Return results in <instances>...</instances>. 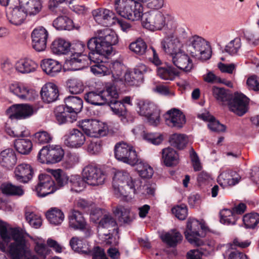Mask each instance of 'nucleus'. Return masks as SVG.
Segmentation results:
<instances>
[{"instance_id":"2f4dec72","label":"nucleus","mask_w":259,"mask_h":259,"mask_svg":"<svg viewBox=\"0 0 259 259\" xmlns=\"http://www.w3.org/2000/svg\"><path fill=\"white\" fill-rule=\"evenodd\" d=\"M20 7L27 15H35L42 8L40 0H19Z\"/></svg>"},{"instance_id":"c85d7f7f","label":"nucleus","mask_w":259,"mask_h":259,"mask_svg":"<svg viewBox=\"0 0 259 259\" xmlns=\"http://www.w3.org/2000/svg\"><path fill=\"white\" fill-rule=\"evenodd\" d=\"M14 172L15 178L18 181L27 183L32 179L33 170L30 165L22 163L16 167Z\"/></svg>"},{"instance_id":"f3484780","label":"nucleus","mask_w":259,"mask_h":259,"mask_svg":"<svg viewBox=\"0 0 259 259\" xmlns=\"http://www.w3.org/2000/svg\"><path fill=\"white\" fill-rule=\"evenodd\" d=\"M11 119H24L32 116L34 113L33 108L26 104H14L7 109Z\"/></svg>"},{"instance_id":"20e7f679","label":"nucleus","mask_w":259,"mask_h":259,"mask_svg":"<svg viewBox=\"0 0 259 259\" xmlns=\"http://www.w3.org/2000/svg\"><path fill=\"white\" fill-rule=\"evenodd\" d=\"M118 41L117 35L115 32L110 29L106 28L99 30L97 36L92 37L89 39V46L92 49L95 46H99L103 48L106 51L111 54L112 46L117 44Z\"/></svg>"},{"instance_id":"774afa93","label":"nucleus","mask_w":259,"mask_h":259,"mask_svg":"<svg viewBox=\"0 0 259 259\" xmlns=\"http://www.w3.org/2000/svg\"><path fill=\"white\" fill-rule=\"evenodd\" d=\"M88 256H92L93 259H108L104 250L99 246H95L93 249H91V253Z\"/></svg>"},{"instance_id":"0eeeda50","label":"nucleus","mask_w":259,"mask_h":259,"mask_svg":"<svg viewBox=\"0 0 259 259\" xmlns=\"http://www.w3.org/2000/svg\"><path fill=\"white\" fill-rule=\"evenodd\" d=\"M110 91L111 93L108 96L107 99L108 101L106 102V105H108L113 112L120 118V120L123 123H127V111L126 106L124 105L118 100L119 95L114 83L112 84V90Z\"/></svg>"},{"instance_id":"e2e57ef3","label":"nucleus","mask_w":259,"mask_h":259,"mask_svg":"<svg viewBox=\"0 0 259 259\" xmlns=\"http://www.w3.org/2000/svg\"><path fill=\"white\" fill-rule=\"evenodd\" d=\"M241 39L236 37L230 41L225 47V51L231 55L237 54L239 49L241 48Z\"/></svg>"},{"instance_id":"c03bdc74","label":"nucleus","mask_w":259,"mask_h":259,"mask_svg":"<svg viewBox=\"0 0 259 259\" xmlns=\"http://www.w3.org/2000/svg\"><path fill=\"white\" fill-rule=\"evenodd\" d=\"M212 95L214 98L222 104H228L231 98V94L228 90L224 88L214 86L212 89Z\"/></svg>"},{"instance_id":"7c9ffc66","label":"nucleus","mask_w":259,"mask_h":259,"mask_svg":"<svg viewBox=\"0 0 259 259\" xmlns=\"http://www.w3.org/2000/svg\"><path fill=\"white\" fill-rule=\"evenodd\" d=\"M17 158L14 150L12 148L4 150L0 153V164L8 169H12L16 164Z\"/></svg>"},{"instance_id":"2eb2a0df","label":"nucleus","mask_w":259,"mask_h":259,"mask_svg":"<svg viewBox=\"0 0 259 259\" xmlns=\"http://www.w3.org/2000/svg\"><path fill=\"white\" fill-rule=\"evenodd\" d=\"M37 195L44 197L57 190L55 182L52 177L47 174H41L38 176V183L35 187Z\"/></svg>"},{"instance_id":"72a5a7b5","label":"nucleus","mask_w":259,"mask_h":259,"mask_svg":"<svg viewBox=\"0 0 259 259\" xmlns=\"http://www.w3.org/2000/svg\"><path fill=\"white\" fill-rule=\"evenodd\" d=\"M64 101V105L70 111V113L77 117V113L81 111L83 107L82 100L77 96H68Z\"/></svg>"},{"instance_id":"13d9d810","label":"nucleus","mask_w":259,"mask_h":259,"mask_svg":"<svg viewBox=\"0 0 259 259\" xmlns=\"http://www.w3.org/2000/svg\"><path fill=\"white\" fill-rule=\"evenodd\" d=\"M244 226L247 229H254L259 223V214L251 212L245 214L242 218Z\"/></svg>"},{"instance_id":"8fccbe9b","label":"nucleus","mask_w":259,"mask_h":259,"mask_svg":"<svg viewBox=\"0 0 259 259\" xmlns=\"http://www.w3.org/2000/svg\"><path fill=\"white\" fill-rule=\"evenodd\" d=\"M128 48L132 52L139 56L146 55L149 49L146 43L141 38L131 43Z\"/></svg>"},{"instance_id":"4c0bfd02","label":"nucleus","mask_w":259,"mask_h":259,"mask_svg":"<svg viewBox=\"0 0 259 259\" xmlns=\"http://www.w3.org/2000/svg\"><path fill=\"white\" fill-rule=\"evenodd\" d=\"M113 213L117 217L118 221L124 224H130L134 219V214L130 209L121 205L117 206Z\"/></svg>"},{"instance_id":"5701e85b","label":"nucleus","mask_w":259,"mask_h":259,"mask_svg":"<svg viewBox=\"0 0 259 259\" xmlns=\"http://www.w3.org/2000/svg\"><path fill=\"white\" fill-rule=\"evenodd\" d=\"M85 141L83 133L76 128L71 130L68 135L64 136V143L68 147L78 148L81 147Z\"/></svg>"},{"instance_id":"6e6d98bb","label":"nucleus","mask_w":259,"mask_h":259,"mask_svg":"<svg viewBox=\"0 0 259 259\" xmlns=\"http://www.w3.org/2000/svg\"><path fill=\"white\" fill-rule=\"evenodd\" d=\"M170 145L179 150L183 149L187 144V139L184 135L174 134L169 137Z\"/></svg>"},{"instance_id":"f8f14e48","label":"nucleus","mask_w":259,"mask_h":259,"mask_svg":"<svg viewBox=\"0 0 259 259\" xmlns=\"http://www.w3.org/2000/svg\"><path fill=\"white\" fill-rule=\"evenodd\" d=\"M190 42L194 51L190 50L191 55L202 60L210 58L209 46L201 37L195 35L190 39Z\"/></svg>"},{"instance_id":"338daca9","label":"nucleus","mask_w":259,"mask_h":259,"mask_svg":"<svg viewBox=\"0 0 259 259\" xmlns=\"http://www.w3.org/2000/svg\"><path fill=\"white\" fill-rule=\"evenodd\" d=\"M143 137L147 142L156 145L160 144L163 141L162 136L157 134L144 132Z\"/></svg>"},{"instance_id":"bf43d9fd","label":"nucleus","mask_w":259,"mask_h":259,"mask_svg":"<svg viewBox=\"0 0 259 259\" xmlns=\"http://www.w3.org/2000/svg\"><path fill=\"white\" fill-rule=\"evenodd\" d=\"M91 69V71L95 75H105L110 74L108 64L104 60L93 65Z\"/></svg>"},{"instance_id":"a211bd4d","label":"nucleus","mask_w":259,"mask_h":259,"mask_svg":"<svg viewBox=\"0 0 259 259\" xmlns=\"http://www.w3.org/2000/svg\"><path fill=\"white\" fill-rule=\"evenodd\" d=\"M48 31L42 26L35 28L31 33L32 46L37 52L43 51L47 47Z\"/></svg>"},{"instance_id":"052dcab7","label":"nucleus","mask_w":259,"mask_h":259,"mask_svg":"<svg viewBox=\"0 0 259 259\" xmlns=\"http://www.w3.org/2000/svg\"><path fill=\"white\" fill-rule=\"evenodd\" d=\"M110 73L115 80H120L123 74V66L120 62L117 61L109 65Z\"/></svg>"},{"instance_id":"58836bf2","label":"nucleus","mask_w":259,"mask_h":259,"mask_svg":"<svg viewBox=\"0 0 259 259\" xmlns=\"http://www.w3.org/2000/svg\"><path fill=\"white\" fill-rule=\"evenodd\" d=\"M27 15L23 9H21L20 6L14 8L7 14V18L10 22L15 25L21 24Z\"/></svg>"},{"instance_id":"4be33fe9","label":"nucleus","mask_w":259,"mask_h":259,"mask_svg":"<svg viewBox=\"0 0 259 259\" xmlns=\"http://www.w3.org/2000/svg\"><path fill=\"white\" fill-rule=\"evenodd\" d=\"M165 122L169 126L179 129L186 122L185 116L180 110L174 108L166 112Z\"/></svg>"},{"instance_id":"b1692460","label":"nucleus","mask_w":259,"mask_h":259,"mask_svg":"<svg viewBox=\"0 0 259 259\" xmlns=\"http://www.w3.org/2000/svg\"><path fill=\"white\" fill-rule=\"evenodd\" d=\"M79 126L83 133L88 136L95 137L102 136L104 132L100 125L99 122L96 120L84 119L79 122Z\"/></svg>"},{"instance_id":"6ab92c4d","label":"nucleus","mask_w":259,"mask_h":259,"mask_svg":"<svg viewBox=\"0 0 259 259\" xmlns=\"http://www.w3.org/2000/svg\"><path fill=\"white\" fill-rule=\"evenodd\" d=\"M92 14L96 22L103 26H109L115 22L116 16L114 13L107 9L101 8L94 10Z\"/></svg>"},{"instance_id":"f257e3e1","label":"nucleus","mask_w":259,"mask_h":259,"mask_svg":"<svg viewBox=\"0 0 259 259\" xmlns=\"http://www.w3.org/2000/svg\"><path fill=\"white\" fill-rule=\"evenodd\" d=\"M0 250L5 252L6 246L11 241V237L14 241L9 246L10 259H22L30 255V250L26 246V240L18 229H13L10 234L6 224L0 220Z\"/></svg>"},{"instance_id":"cd10ccee","label":"nucleus","mask_w":259,"mask_h":259,"mask_svg":"<svg viewBox=\"0 0 259 259\" xmlns=\"http://www.w3.org/2000/svg\"><path fill=\"white\" fill-rule=\"evenodd\" d=\"M181 44L179 40L173 36H166L161 41L160 48L165 53L172 57L175 53L180 51Z\"/></svg>"},{"instance_id":"c9c22d12","label":"nucleus","mask_w":259,"mask_h":259,"mask_svg":"<svg viewBox=\"0 0 259 259\" xmlns=\"http://www.w3.org/2000/svg\"><path fill=\"white\" fill-rule=\"evenodd\" d=\"M40 66L46 74L51 76H55L62 69V65L59 62L51 59L43 60Z\"/></svg>"},{"instance_id":"a18cd8bd","label":"nucleus","mask_w":259,"mask_h":259,"mask_svg":"<svg viewBox=\"0 0 259 259\" xmlns=\"http://www.w3.org/2000/svg\"><path fill=\"white\" fill-rule=\"evenodd\" d=\"M86 181L79 175H71L69 177L68 184L69 185L71 191L75 192L82 191L85 187Z\"/></svg>"},{"instance_id":"4468645a","label":"nucleus","mask_w":259,"mask_h":259,"mask_svg":"<svg viewBox=\"0 0 259 259\" xmlns=\"http://www.w3.org/2000/svg\"><path fill=\"white\" fill-rule=\"evenodd\" d=\"M113 82L107 83L103 90L97 91H91L84 95V98L85 101L95 105H106L107 98L111 93Z\"/></svg>"},{"instance_id":"a19ab883","label":"nucleus","mask_w":259,"mask_h":259,"mask_svg":"<svg viewBox=\"0 0 259 259\" xmlns=\"http://www.w3.org/2000/svg\"><path fill=\"white\" fill-rule=\"evenodd\" d=\"M162 157L164 164L167 166L176 164L179 160L178 153L171 147H167L162 150Z\"/></svg>"},{"instance_id":"9d476101","label":"nucleus","mask_w":259,"mask_h":259,"mask_svg":"<svg viewBox=\"0 0 259 259\" xmlns=\"http://www.w3.org/2000/svg\"><path fill=\"white\" fill-rule=\"evenodd\" d=\"M140 115L146 117L148 122L157 125L160 122V110L153 102L141 101L138 103Z\"/></svg>"},{"instance_id":"39448f33","label":"nucleus","mask_w":259,"mask_h":259,"mask_svg":"<svg viewBox=\"0 0 259 259\" xmlns=\"http://www.w3.org/2000/svg\"><path fill=\"white\" fill-rule=\"evenodd\" d=\"M115 158L118 161L134 165L140 160L133 147L122 142L116 144L114 149Z\"/></svg>"},{"instance_id":"f704fd0d","label":"nucleus","mask_w":259,"mask_h":259,"mask_svg":"<svg viewBox=\"0 0 259 259\" xmlns=\"http://www.w3.org/2000/svg\"><path fill=\"white\" fill-rule=\"evenodd\" d=\"M68 218L70 227L75 230H83L85 228V219L80 211L73 210L70 212Z\"/></svg>"},{"instance_id":"1a4fd4ad","label":"nucleus","mask_w":259,"mask_h":259,"mask_svg":"<svg viewBox=\"0 0 259 259\" xmlns=\"http://www.w3.org/2000/svg\"><path fill=\"white\" fill-rule=\"evenodd\" d=\"M142 22L145 27L153 31L161 30L166 25L164 15L157 10H150L145 12Z\"/></svg>"},{"instance_id":"7ed1b4c3","label":"nucleus","mask_w":259,"mask_h":259,"mask_svg":"<svg viewBox=\"0 0 259 259\" xmlns=\"http://www.w3.org/2000/svg\"><path fill=\"white\" fill-rule=\"evenodd\" d=\"M69 52L71 55L70 59H67L65 65L68 70H79L88 65L87 60L84 58L85 54H83L85 45L82 41H76L70 44Z\"/></svg>"},{"instance_id":"37998d69","label":"nucleus","mask_w":259,"mask_h":259,"mask_svg":"<svg viewBox=\"0 0 259 259\" xmlns=\"http://www.w3.org/2000/svg\"><path fill=\"white\" fill-rule=\"evenodd\" d=\"M50 172L55 180V187L57 190L68 184L69 176L66 172L61 169H50Z\"/></svg>"},{"instance_id":"a878e982","label":"nucleus","mask_w":259,"mask_h":259,"mask_svg":"<svg viewBox=\"0 0 259 259\" xmlns=\"http://www.w3.org/2000/svg\"><path fill=\"white\" fill-rule=\"evenodd\" d=\"M40 95L45 103H50L56 101L59 96L57 86L52 82L45 84L41 88Z\"/></svg>"},{"instance_id":"c756f323","label":"nucleus","mask_w":259,"mask_h":259,"mask_svg":"<svg viewBox=\"0 0 259 259\" xmlns=\"http://www.w3.org/2000/svg\"><path fill=\"white\" fill-rule=\"evenodd\" d=\"M67 109L64 105L58 106L55 109L56 119L59 124L72 123L76 120L77 117Z\"/></svg>"},{"instance_id":"aec40b11","label":"nucleus","mask_w":259,"mask_h":259,"mask_svg":"<svg viewBox=\"0 0 259 259\" xmlns=\"http://www.w3.org/2000/svg\"><path fill=\"white\" fill-rule=\"evenodd\" d=\"M9 89L11 93L23 100H31L36 95L34 90L20 82L10 84Z\"/></svg>"},{"instance_id":"ea45409f","label":"nucleus","mask_w":259,"mask_h":259,"mask_svg":"<svg viewBox=\"0 0 259 259\" xmlns=\"http://www.w3.org/2000/svg\"><path fill=\"white\" fill-rule=\"evenodd\" d=\"M70 43L62 38L54 40L51 45V50L54 54L57 55L66 54L69 52Z\"/></svg>"},{"instance_id":"f03ea898","label":"nucleus","mask_w":259,"mask_h":259,"mask_svg":"<svg viewBox=\"0 0 259 259\" xmlns=\"http://www.w3.org/2000/svg\"><path fill=\"white\" fill-rule=\"evenodd\" d=\"M137 182L138 181L133 179L126 171L120 170L115 172L112 186L115 191L120 195L127 197L131 193H136Z\"/></svg>"},{"instance_id":"bb28decb","label":"nucleus","mask_w":259,"mask_h":259,"mask_svg":"<svg viewBox=\"0 0 259 259\" xmlns=\"http://www.w3.org/2000/svg\"><path fill=\"white\" fill-rule=\"evenodd\" d=\"M97 46H95L96 48L94 49L93 47V49L89 46V40L87 43V48L90 51L87 56L85 54L84 58L87 60V63L88 61H90L91 63L92 62L97 63L99 61H102L104 59L106 60L108 56L110 54L108 52H105V50L103 48L100 47L98 45ZM89 63H88V64Z\"/></svg>"},{"instance_id":"3c124183","label":"nucleus","mask_w":259,"mask_h":259,"mask_svg":"<svg viewBox=\"0 0 259 259\" xmlns=\"http://www.w3.org/2000/svg\"><path fill=\"white\" fill-rule=\"evenodd\" d=\"M46 215L50 223L55 225L61 224L64 219L63 212L60 209L56 208L48 211Z\"/></svg>"},{"instance_id":"09e8293b","label":"nucleus","mask_w":259,"mask_h":259,"mask_svg":"<svg viewBox=\"0 0 259 259\" xmlns=\"http://www.w3.org/2000/svg\"><path fill=\"white\" fill-rule=\"evenodd\" d=\"M73 23V21L68 17L61 16L54 20L53 26L58 30H70L74 27Z\"/></svg>"},{"instance_id":"49530a36","label":"nucleus","mask_w":259,"mask_h":259,"mask_svg":"<svg viewBox=\"0 0 259 259\" xmlns=\"http://www.w3.org/2000/svg\"><path fill=\"white\" fill-rule=\"evenodd\" d=\"M3 194L6 196H22L24 191L20 186H17L10 183H4L0 187Z\"/></svg>"},{"instance_id":"864d4df0","label":"nucleus","mask_w":259,"mask_h":259,"mask_svg":"<svg viewBox=\"0 0 259 259\" xmlns=\"http://www.w3.org/2000/svg\"><path fill=\"white\" fill-rule=\"evenodd\" d=\"M139 161L136 163L137 165V170L139 176L143 179H149L153 175V169L152 167L148 163L144 162L139 158Z\"/></svg>"},{"instance_id":"603ef678","label":"nucleus","mask_w":259,"mask_h":259,"mask_svg":"<svg viewBox=\"0 0 259 259\" xmlns=\"http://www.w3.org/2000/svg\"><path fill=\"white\" fill-rule=\"evenodd\" d=\"M25 217L27 222L32 227L37 229L41 226L42 224L41 217L31 211L29 207H26L25 209Z\"/></svg>"},{"instance_id":"de8ad7c7","label":"nucleus","mask_w":259,"mask_h":259,"mask_svg":"<svg viewBox=\"0 0 259 259\" xmlns=\"http://www.w3.org/2000/svg\"><path fill=\"white\" fill-rule=\"evenodd\" d=\"M14 147L18 153L27 155L32 150V143L31 140L28 139H18L14 141Z\"/></svg>"},{"instance_id":"680f3d73","label":"nucleus","mask_w":259,"mask_h":259,"mask_svg":"<svg viewBox=\"0 0 259 259\" xmlns=\"http://www.w3.org/2000/svg\"><path fill=\"white\" fill-rule=\"evenodd\" d=\"M134 6L132 9V12H130L132 13V15H134L135 18L133 17L130 18V20L132 21H138L141 20L142 21L143 16L145 13L143 12V5L137 1L134 0Z\"/></svg>"},{"instance_id":"e433bc0d","label":"nucleus","mask_w":259,"mask_h":259,"mask_svg":"<svg viewBox=\"0 0 259 259\" xmlns=\"http://www.w3.org/2000/svg\"><path fill=\"white\" fill-rule=\"evenodd\" d=\"M37 67V64L30 59L25 58L18 61L15 64L16 70L23 74L34 72Z\"/></svg>"},{"instance_id":"79ce46f5","label":"nucleus","mask_w":259,"mask_h":259,"mask_svg":"<svg viewBox=\"0 0 259 259\" xmlns=\"http://www.w3.org/2000/svg\"><path fill=\"white\" fill-rule=\"evenodd\" d=\"M161 239L167 245L174 247L182 241L183 236L176 230H172L170 232L166 233L162 236Z\"/></svg>"},{"instance_id":"ddd939ff","label":"nucleus","mask_w":259,"mask_h":259,"mask_svg":"<svg viewBox=\"0 0 259 259\" xmlns=\"http://www.w3.org/2000/svg\"><path fill=\"white\" fill-rule=\"evenodd\" d=\"M151 70L143 64L137 65L132 71L124 73V80L131 86H139L144 82L145 75Z\"/></svg>"},{"instance_id":"9b49d317","label":"nucleus","mask_w":259,"mask_h":259,"mask_svg":"<svg viewBox=\"0 0 259 259\" xmlns=\"http://www.w3.org/2000/svg\"><path fill=\"white\" fill-rule=\"evenodd\" d=\"M249 99L242 93L236 92L231 95L228 102L229 110L239 116H242L248 111Z\"/></svg>"},{"instance_id":"69168bd1","label":"nucleus","mask_w":259,"mask_h":259,"mask_svg":"<svg viewBox=\"0 0 259 259\" xmlns=\"http://www.w3.org/2000/svg\"><path fill=\"white\" fill-rule=\"evenodd\" d=\"M117 226L115 220L110 215L105 214L99 222V226L104 228H109Z\"/></svg>"},{"instance_id":"423d86ee","label":"nucleus","mask_w":259,"mask_h":259,"mask_svg":"<svg viewBox=\"0 0 259 259\" xmlns=\"http://www.w3.org/2000/svg\"><path fill=\"white\" fill-rule=\"evenodd\" d=\"M64 151L59 145L44 146L39 151L38 160L41 163L54 164L61 161Z\"/></svg>"},{"instance_id":"393cba45","label":"nucleus","mask_w":259,"mask_h":259,"mask_svg":"<svg viewBox=\"0 0 259 259\" xmlns=\"http://www.w3.org/2000/svg\"><path fill=\"white\" fill-rule=\"evenodd\" d=\"M134 0H115L114 8L116 13L125 19L130 20L134 15H132L130 12H132Z\"/></svg>"},{"instance_id":"473e14b6","label":"nucleus","mask_w":259,"mask_h":259,"mask_svg":"<svg viewBox=\"0 0 259 259\" xmlns=\"http://www.w3.org/2000/svg\"><path fill=\"white\" fill-rule=\"evenodd\" d=\"M157 75L164 80H174L179 74V71L172 65L165 63L157 68Z\"/></svg>"},{"instance_id":"412c9836","label":"nucleus","mask_w":259,"mask_h":259,"mask_svg":"<svg viewBox=\"0 0 259 259\" xmlns=\"http://www.w3.org/2000/svg\"><path fill=\"white\" fill-rule=\"evenodd\" d=\"M173 64L179 69L186 72H190L193 64L190 57L184 52L181 50L171 57Z\"/></svg>"},{"instance_id":"0e129e2a","label":"nucleus","mask_w":259,"mask_h":259,"mask_svg":"<svg viewBox=\"0 0 259 259\" xmlns=\"http://www.w3.org/2000/svg\"><path fill=\"white\" fill-rule=\"evenodd\" d=\"M172 213L180 220H184L188 215V208L184 204L177 205L171 208Z\"/></svg>"},{"instance_id":"dca6fc26","label":"nucleus","mask_w":259,"mask_h":259,"mask_svg":"<svg viewBox=\"0 0 259 259\" xmlns=\"http://www.w3.org/2000/svg\"><path fill=\"white\" fill-rule=\"evenodd\" d=\"M83 177L88 185L98 186L102 185L105 180L103 171L95 165H89L83 169Z\"/></svg>"},{"instance_id":"5fc2aeb1","label":"nucleus","mask_w":259,"mask_h":259,"mask_svg":"<svg viewBox=\"0 0 259 259\" xmlns=\"http://www.w3.org/2000/svg\"><path fill=\"white\" fill-rule=\"evenodd\" d=\"M202 118L205 121H208V127L212 131L216 132H225L226 127L225 125L220 123V122L216 120L214 117L212 116L202 114Z\"/></svg>"},{"instance_id":"6e6552de","label":"nucleus","mask_w":259,"mask_h":259,"mask_svg":"<svg viewBox=\"0 0 259 259\" xmlns=\"http://www.w3.org/2000/svg\"><path fill=\"white\" fill-rule=\"evenodd\" d=\"M206 229L204 224L196 219L189 218L187 221L186 230L184 232L185 237L190 243L197 244L199 241V238L205 236L203 231Z\"/></svg>"},{"instance_id":"4d7b16f0","label":"nucleus","mask_w":259,"mask_h":259,"mask_svg":"<svg viewBox=\"0 0 259 259\" xmlns=\"http://www.w3.org/2000/svg\"><path fill=\"white\" fill-rule=\"evenodd\" d=\"M66 86L69 92L72 94H79L84 90L82 82L76 78H71L66 81Z\"/></svg>"}]
</instances>
